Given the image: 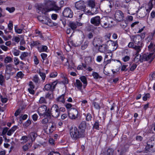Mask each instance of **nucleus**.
Segmentation results:
<instances>
[{
  "label": "nucleus",
  "instance_id": "2f4dec72",
  "mask_svg": "<svg viewBox=\"0 0 155 155\" xmlns=\"http://www.w3.org/2000/svg\"><path fill=\"white\" fill-rule=\"evenodd\" d=\"M85 63L88 65H90L92 62V58L91 57L88 56L86 57L84 59Z\"/></svg>",
  "mask_w": 155,
  "mask_h": 155
},
{
  "label": "nucleus",
  "instance_id": "f3484780",
  "mask_svg": "<svg viewBox=\"0 0 155 155\" xmlns=\"http://www.w3.org/2000/svg\"><path fill=\"white\" fill-rule=\"evenodd\" d=\"M143 46V45H140L138 46L135 45L134 47V49L136 51V54L137 55V56L135 58V59L138 56V55H139V53L140 51Z\"/></svg>",
  "mask_w": 155,
  "mask_h": 155
},
{
  "label": "nucleus",
  "instance_id": "0eeeda50",
  "mask_svg": "<svg viewBox=\"0 0 155 155\" xmlns=\"http://www.w3.org/2000/svg\"><path fill=\"white\" fill-rule=\"evenodd\" d=\"M131 39L134 43L138 45H143L141 38L139 35L132 36L131 37Z\"/></svg>",
  "mask_w": 155,
  "mask_h": 155
},
{
  "label": "nucleus",
  "instance_id": "ddd939ff",
  "mask_svg": "<svg viewBox=\"0 0 155 155\" xmlns=\"http://www.w3.org/2000/svg\"><path fill=\"white\" fill-rule=\"evenodd\" d=\"M47 110V107L46 105H43L40 107L38 110V112L40 116H43Z\"/></svg>",
  "mask_w": 155,
  "mask_h": 155
},
{
  "label": "nucleus",
  "instance_id": "473e14b6",
  "mask_svg": "<svg viewBox=\"0 0 155 155\" xmlns=\"http://www.w3.org/2000/svg\"><path fill=\"white\" fill-rule=\"evenodd\" d=\"M84 12L86 13V14L87 15H92L94 14H96L97 13H98V10H95V11L94 12H92L90 10H87V11H86V10H83Z\"/></svg>",
  "mask_w": 155,
  "mask_h": 155
},
{
  "label": "nucleus",
  "instance_id": "79ce46f5",
  "mask_svg": "<svg viewBox=\"0 0 155 155\" xmlns=\"http://www.w3.org/2000/svg\"><path fill=\"white\" fill-rule=\"evenodd\" d=\"M39 103L40 104H46L47 102L45 97H40L39 100Z\"/></svg>",
  "mask_w": 155,
  "mask_h": 155
},
{
  "label": "nucleus",
  "instance_id": "052dcab7",
  "mask_svg": "<svg viewBox=\"0 0 155 155\" xmlns=\"http://www.w3.org/2000/svg\"><path fill=\"white\" fill-rule=\"evenodd\" d=\"M14 61L15 62V64L16 65H18L20 61L18 58L17 57L14 58Z\"/></svg>",
  "mask_w": 155,
  "mask_h": 155
},
{
  "label": "nucleus",
  "instance_id": "338daca9",
  "mask_svg": "<svg viewBox=\"0 0 155 155\" xmlns=\"http://www.w3.org/2000/svg\"><path fill=\"white\" fill-rule=\"evenodd\" d=\"M38 116L37 114H35L32 116V118L33 120L34 121H36L38 119Z\"/></svg>",
  "mask_w": 155,
  "mask_h": 155
},
{
  "label": "nucleus",
  "instance_id": "de8ad7c7",
  "mask_svg": "<svg viewBox=\"0 0 155 155\" xmlns=\"http://www.w3.org/2000/svg\"><path fill=\"white\" fill-rule=\"evenodd\" d=\"M8 28L10 30H12L13 29V25L12 22L11 21H9V23L8 25Z\"/></svg>",
  "mask_w": 155,
  "mask_h": 155
},
{
  "label": "nucleus",
  "instance_id": "a211bd4d",
  "mask_svg": "<svg viewBox=\"0 0 155 155\" xmlns=\"http://www.w3.org/2000/svg\"><path fill=\"white\" fill-rule=\"evenodd\" d=\"M74 85L81 92H82V84L80 81L79 80H76V82L74 84Z\"/></svg>",
  "mask_w": 155,
  "mask_h": 155
},
{
  "label": "nucleus",
  "instance_id": "37998d69",
  "mask_svg": "<svg viewBox=\"0 0 155 155\" xmlns=\"http://www.w3.org/2000/svg\"><path fill=\"white\" fill-rule=\"evenodd\" d=\"M5 81V79L4 76L2 74H0V85H2L3 83Z\"/></svg>",
  "mask_w": 155,
  "mask_h": 155
},
{
  "label": "nucleus",
  "instance_id": "f704fd0d",
  "mask_svg": "<svg viewBox=\"0 0 155 155\" xmlns=\"http://www.w3.org/2000/svg\"><path fill=\"white\" fill-rule=\"evenodd\" d=\"M51 109H48L47 111H45L44 115H43L44 117L47 116V117H50L51 116Z\"/></svg>",
  "mask_w": 155,
  "mask_h": 155
},
{
  "label": "nucleus",
  "instance_id": "bf43d9fd",
  "mask_svg": "<svg viewBox=\"0 0 155 155\" xmlns=\"http://www.w3.org/2000/svg\"><path fill=\"white\" fill-rule=\"evenodd\" d=\"M12 40L13 41H15L16 42L18 43L20 40V39L19 37L17 36H15L13 38Z\"/></svg>",
  "mask_w": 155,
  "mask_h": 155
},
{
  "label": "nucleus",
  "instance_id": "6e6d98bb",
  "mask_svg": "<svg viewBox=\"0 0 155 155\" xmlns=\"http://www.w3.org/2000/svg\"><path fill=\"white\" fill-rule=\"evenodd\" d=\"M109 45L108 46V48L109 49H110V52L111 53V51H114L115 50H113V48L114 47L113 45L112 44H108ZM111 55H110V56H111L112 55V54L111 53Z\"/></svg>",
  "mask_w": 155,
  "mask_h": 155
},
{
  "label": "nucleus",
  "instance_id": "09e8293b",
  "mask_svg": "<svg viewBox=\"0 0 155 155\" xmlns=\"http://www.w3.org/2000/svg\"><path fill=\"white\" fill-rule=\"evenodd\" d=\"M40 44L39 42L38 41H33L31 42V45L32 46H37Z\"/></svg>",
  "mask_w": 155,
  "mask_h": 155
},
{
  "label": "nucleus",
  "instance_id": "8fccbe9b",
  "mask_svg": "<svg viewBox=\"0 0 155 155\" xmlns=\"http://www.w3.org/2000/svg\"><path fill=\"white\" fill-rule=\"evenodd\" d=\"M32 127L35 130H37L40 128V126L37 123H35L34 124Z\"/></svg>",
  "mask_w": 155,
  "mask_h": 155
},
{
  "label": "nucleus",
  "instance_id": "864d4df0",
  "mask_svg": "<svg viewBox=\"0 0 155 155\" xmlns=\"http://www.w3.org/2000/svg\"><path fill=\"white\" fill-rule=\"evenodd\" d=\"M93 104L94 105V106L95 108L97 109H99L100 108V106L98 104L95 102H93Z\"/></svg>",
  "mask_w": 155,
  "mask_h": 155
},
{
  "label": "nucleus",
  "instance_id": "680f3d73",
  "mask_svg": "<svg viewBox=\"0 0 155 155\" xmlns=\"http://www.w3.org/2000/svg\"><path fill=\"white\" fill-rule=\"evenodd\" d=\"M48 118H45L42 120L41 123L43 124H45L48 123Z\"/></svg>",
  "mask_w": 155,
  "mask_h": 155
},
{
  "label": "nucleus",
  "instance_id": "a18cd8bd",
  "mask_svg": "<svg viewBox=\"0 0 155 155\" xmlns=\"http://www.w3.org/2000/svg\"><path fill=\"white\" fill-rule=\"evenodd\" d=\"M30 136L32 140H34L36 136V134L34 132H31L30 134Z\"/></svg>",
  "mask_w": 155,
  "mask_h": 155
},
{
  "label": "nucleus",
  "instance_id": "1a4fd4ad",
  "mask_svg": "<svg viewBox=\"0 0 155 155\" xmlns=\"http://www.w3.org/2000/svg\"><path fill=\"white\" fill-rule=\"evenodd\" d=\"M71 112L69 113V116L71 119H75L78 117V111L76 109L71 108L70 110Z\"/></svg>",
  "mask_w": 155,
  "mask_h": 155
},
{
  "label": "nucleus",
  "instance_id": "774afa93",
  "mask_svg": "<svg viewBox=\"0 0 155 155\" xmlns=\"http://www.w3.org/2000/svg\"><path fill=\"white\" fill-rule=\"evenodd\" d=\"M49 155H60V154L58 152H54L52 151L49 153Z\"/></svg>",
  "mask_w": 155,
  "mask_h": 155
},
{
  "label": "nucleus",
  "instance_id": "5701e85b",
  "mask_svg": "<svg viewBox=\"0 0 155 155\" xmlns=\"http://www.w3.org/2000/svg\"><path fill=\"white\" fill-rule=\"evenodd\" d=\"M79 79L84 84L83 85V87L84 88H85L87 84V81L86 78L84 76H82L80 77Z\"/></svg>",
  "mask_w": 155,
  "mask_h": 155
},
{
  "label": "nucleus",
  "instance_id": "3c124183",
  "mask_svg": "<svg viewBox=\"0 0 155 155\" xmlns=\"http://www.w3.org/2000/svg\"><path fill=\"white\" fill-rule=\"evenodd\" d=\"M58 75V73L57 72H53L50 74V78H54L56 77Z\"/></svg>",
  "mask_w": 155,
  "mask_h": 155
},
{
  "label": "nucleus",
  "instance_id": "4c0bfd02",
  "mask_svg": "<svg viewBox=\"0 0 155 155\" xmlns=\"http://www.w3.org/2000/svg\"><path fill=\"white\" fill-rule=\"evenodd\" d=\"M88 43L89 42L87 41H85L84 43L81 45V49L83 50L85 49L88 46Z\"/></svg>",
  "mask_w": 155,
  "mask_h": 155
},
{
  "label": "nucleus",
  "instance_id": "20e7f679",
  "mask_svg": "<svg viewBox=\"0 0 155 155\" xmlns=\"http://www.w3.org/2000/svg\"><path fill=\"white\" fill-rule=\"evenodd\" d=\"M145 148L148 151L151 152H155V139L153 136L151 137L148 140Z\"/></svg>",
  "mask_w": 155,
  "mask_h": 155
},
{
  "label": "nucleus",
  "instance_id": "7c9ffc66",
  "mask_svg": "<svg viewBox=\"0 0 155 155\" xmlns=\"http://www.w3.org/2000/svg\"><path fill=\"white\" fill-rule=\"evenodd\" d=\"M13 59L10 56H7L6 57L4 60V62L6 64L10 63L12 62Z\"/></svg>",
  "mask_w": 155,
  "mask_h": 155
},
{
  "label": "nucleus",
  "instance_id": "f257e3e1",
  "mask_svg": "<svg viewBox=\"0 0 155 155\" xmlns=\"http://www.w3.org/2000/svg\"><path fill=\"white\" fill-rule=\"evenodd\" d=\"M86 126L85 121H82L79 125L78 129L75 127H72L70 130V134L72 138L76 140L80 138L84 137L85 135L84 132Z\"/></svg>",
  "mask_w": 155,
  "mask_h": 155
},
{
  "label": "nucleus",
  "instance_id": "bb28decb",
  "mask_svg": "<svg viewBox=\"0 0 155 155\" xmlns=\"http://www.w3.org/2000/svg\"><path fill=\"white\" fill-rule=\"evenodd\" d=\"M148 48L150 51L155 52V44L153 43L152 41L150 42V44L148 47Z\"/></svg>",
  "mask_w": 155,
  "mask_h": 155
},
{
  "label": "nucleus",
  "instance_id": "13d9d810",
  "mask_svg": "<svg viewBox=\"0 0 155 155\" xmlns=\"http://www.w3.org/2000/svg\"><path fill=\"white\" fill-rule=\"evenodd\" d=\"M150 94L149 93H147L144 95L143 97V100L144 101H146L147 98H150Z\"/></svg>",
  "mask_w": 155,
  "mask_h": 155
},
{
  "label": "nucleus",
  "instance_id": "4d7b16f0",
  "mask_svg": "<svg viewBox=\"0 0 155 155\" xmlns=\"http://www.w3.org/2000/svg\"><path fill=\"white\" fill-rule=\"evenodd\" d=\"M31 124V120L28 119L27 120L24 124L25 126L27 127H28Z\"/></svg>",
  "mask_w": 155,
  "mask_h": 155
},
{
  "label": "nucleus",
  "instance_id": "412c9836",
  "mask_svg": "<svg viewBox=\"0 0 155 155\" xmlns=\"http://www.w3.org/2000/svg\"><path fill=\"white\" fill-rule=\"evenodd\" d=\"M30 55V54L27 52H22L20 58L22 60H25V58Z\"/></svg>",
  "mask_w": 155,
  "mask_h": 155
},
{
  "label": "nucleus",
  "instance_id": "ea45409f",
  "mask_svg": "<svg viewBox=\"0 0 155 155\" xmlns=\"http://www.w3.org/2000/svg\"><path fill=\"white\" fill-rule=\"evenodd\" d=\"M38 74H39L40 76L41 77L42 80L44 81L46 78V75L45 74V73H43V72H41L40 71H39L38 72Z\"/></svg>",
  "mask_w": 155,
  "mask_h": 155
},
{
  "label": "nucleus",
  "instance_id": "dca6fc26",
  "mask_svg": "<svg viewBox=\"0 0 155 155\" xmlns=\"http://www.w3.org/2000/svg\"><path fill=\"white\" fill-rule=\"evenodd\" d=\"M101 40L99 38H95L93 41V44L95 47H97L101 43Z\"/></svg>",
  "mask_w": 155,
  "mask_h": 155
},
{
  "label": "nucleus",
  "instance_id": "c756f323",
  "mask_svg": "<svg viewBox=\"0 0 155 155\" xmlns=\"http://www.w3.org/2000/svg\"><path fill=\"white\" fill-rule=\"evenodd\" d=\"M37 48L40 52L46 51L48 49L47 47L45 45L42 46L41 47H38Z\"/></svg>",
  "mask_w": 155,
  "mask_h": 155
},
{
  "label": "nucleus",
  "instance_id": "9d476101",
  "mask_svg": "<svg viewBox=\"0 0 155 155\" xmlns=\"http://www.w3.org/2000/svg\"><path fill=\"white\" fill-rule=\"evenodd\" d=\"M57 84V82L55 81L53 82L51 84H46L45 86V89L47 91L49 90L53 91L55 89Z\"/></svg>",
  "mask_w": 155,
  "mask_h": 155
},
{
  "label": "nucleus",
  "instance_id": "c85d7f7f",
  "mask_svg": "<svg viewBox=\"0 0 155 155\" xmlns=\"http://www.w3.org/2000/svg\"><path fill=\"white\" fill-rule=\"evenodd\" d=\"M110 24L109 22L108 21L107 18H105L102 23L101 24V25L104 27L107 28L108 27V25Z\"/></svg>",
  "mask_w": 155,
  "mask_h": 155
},
{
  "label": "nucleus",
  "instance_id": "393cba45",
  "mask_svg": "<svg viewBox=\"0 0 155 155\" xmlns=\"http://www.w3.org/2000/svg\"><path fill=\"white\" fill-rule=\"evenodd\" d=\"M69 26L72 30H74L76 29L77 24L75 22L70 21L69 22Z\"/></svg>",
  "mask_w": 155,
  "mask_h": 155
},
{
  "label": "nucleus",
  "instance_id": "cd10ccee",
  "mask_svg": "<svg viewBox=\"0 0 155 155\" xmlns=\"http://www.w3.org/2000/svg\"><path fill=\"white\" fill-rule=\"evenodd\" d=\"M17 126H14L7 133V135L8 136H11L17 129Z\"/></svg>",
  "mask_w": 155,
  "mask_h": 155
},
{
  "label": "nucleus",
  "instance_id": "6ab92c4d",
  "mask_svg": "<svg viewBox=\"0 0 155 155\" xmlns=\"http://www.w3.org/2000/svg\"><path fill=\"white\" fill-rule=\"evenodd\" d=\"M88 6L90 7L91 9L94 8L95 6V2L94 0H89L87 2Z\"/></svg>",
  "mask_w": 155,
  "mask_h": 155
},
{
  "label": "nucleus",
  "instance_id": "0e129e2a",
  "mask_svg": "<svg viewBox=\"0 0 155 155\" xmlns=\"http://www.w3.org/2000/svg\"><path fill=\"white\" fill-rule=\"evenodd\" d=\"M0 47L2 49L5 51H7L8 49V48L7 47L3 45H1Z\"/></svg>",
  "mask_w": 155,
  "mask_h": 155
},
{
  "label": "nucleus",
  "instance_id": "49530a36",
  "mask_svg": "<svg viewBox=\"0 0 155 155\" xmlns=\"http://www.w3.org/2000/svg\"><path fill=\"white\" fill-rule=\"evenodd\" d=\"M92 116L91 114L90 113L87 114L86 116V120L87 121H90L91 120L92 118Z\"/></svg>",
  "mask_w": 155,
  "mask_h": 155
},
{
  "label": "nucleus",
  "instance_id": "b1692460",
  "mask_svg": "<svg viewBox=\"0 0 155 155\" xmlns=\"http://www.w3.org/2000/svg\"><path fill=\"white\" fill-rule=\"evenodd\" d=\"M108 44L113 45L114 47L113 49V50H116L118 46L117 41H114L111 40H110L107 41V44Z\"/></svg>",
  "mask_w": 155,
  "mask_h": 155
},
{
  "label": "nucleus",
  "instance_id": "c9c22d12",
  "mask_svg": "<svg viewBox=\"0 0 155 155\" xmlns=\"http://www.w3.org/2000/svg\"><path fill=\"white\" fill-rule=\"evenodd\" d=\"M51 10H37V12L41 15H46L47 13Z\"/></svg>",
  "mask_w": 155,
  "mask_h": 155
},
{
  "label": "nucleus",
  "instance_id": "423d86ee",
  "mask_svg": "<svg viewBox=\"0 0 155 155\" xmlns=\"http://www.w3.org/2000/svg\"><path fill=\"white\" fill-rule=\"evenodd\" d=\"M51 116L57 118L60 115V110H59V107L57 104H53L51 108Z\"/></svg>",
  "mask_w": 155,
  "mask_h": 155
},
{
  "label": "nucleus",
  "instance_id": "f03ea898",
  "mask_svg": "<svg viewBox=\"0 0 155 155\" xmlns=\"http://www.w3.org/2000/svg\"><path fill=\"white\" fill-rule=\"evenodd\" d=\"M45 8L46 10H60L62 7L58 6L56 4V2L54 1L48 0L45 1L44 3Z\"/></svg>",
  "mask_w": 155,
  "mask_h": 155
},
{
  "label": "nucleus",
  "instance_id": "e433bc0d",
  "mask_svg": "<svg viewBox=\"0 0 155 155\" xmlns=\"http://www.w3.org/2000/svg\"><path fill=\"white\" fill-rule=\"evenodd\" d=\"M33 81L36 84H38L39 82V78L38 75H36L33 77Z\"/></svg>",
  "mask_w": 155,
  "mask_h": 155
},
{
  "label": "nucleus",
  "instance_id": "603ef678",
  "mask_svg": "<svg viewBox=\"0 0 155 155\" xmlns=\"http://www.w3.org/2000/svg\"><path fill=\"white\" fill-rule=\"evenodd\" d=\"M24 74H23L22 72L19 71L16 74V76L18 78H21L24 76Z\"/></svg>",
  "mask_w": 155,
  "mask_h": 155
},
{
  "label": "nucleus",
  "instance_id": "69168bd1",
  "mask_svg": "<svg viewBox=\"0 0 155 155\" xmlns=\"http://www.w3.org/2000/svg\"><path fill=\"white\" fill-rule=\"evenodd\" d=\"M127 151V149H126L122 150L120 152V155H125L126 152Z\"/></svg>",
  "mask_w": 155,
  "mask_h": 155
},
{
  "label": "nucleus",
  "instance_id": "c03bdc74",
  "mask_svg": "<svg viewBox=\"0 0 155 155\" xmlns=\"http://www.w3.org/2000/svg\"><path fill=\"white\" fill-rule=\"evenodd\" d=\"M92 75L94 77V78L96 79H97L98 78H101V77H100L99 74L96 72H93L92 73Z\"/></svg>",
  "mask_w": 155,
  "mask_h": 155
},
{
  "label": "nucleus",
  "instance_id": "4468645a",
  "mask_svg": "<svg viewBox=\"0 0 155 155\" xmlns=\"http://www.w3.org/2000/svg\"><path fill=\"white\" fill-rule=\"evenodd\" d=\"M62 14L63 15L67 18H72L73 13L72 10H64Z\"/></svg>",
  "mask_w": 155,
  "mask_h": 155
},
{
  "label": "nucleus",
  "instance_id": "e2e57ef3",
  "mask_svg": "<svg viewBox=\"0 0 155 155\" xmlns=\"http://www.w3.org/2000/svg\"><path fill=\"white\" fill-rule=\"evenodd\" d=\"M53 95L49 93L47 94L45 96L46 98H48L49 99H51Z\"/></svg>",
  "mask_w": 155,
  "mask_h": 155
},
{
  "label": "nucleus",
  "instance_id": "6e6552de",
  "mask_svg": "<svg viewBox=\"0 0 155 155\" xmlns=\"http://www.w3.org/2000/svg\"><path fill=\"white\" fill-rule=\"evenodd\" d=\"M114 16L115 19L118 21H123L124 17V13L121 10H116Z\"/></svg>",
  "mask_w": 155,
  "mask_h": 155
},
{
  "label": "nucleus",
  "instance_id": "4be33fe9",
  "mask_svg": "<svg viewBox=\"0 0 155 155\" xmlns=\"http://www.w3.org/2000/svg\"><path fill=\"white\" fill-rule=\"evenodd\" d=\"M56 127V126L55 123L53 122H52L51 125L49 129V131L48 134H51L55 130Z\"/></svg>",
  "mask_w": 155,
  "mask_h": 155
},
{
  "label": "nucleus",
  "instance_id": "a878e982",
  "mask_svg": "<svg viewBox=\"0 0 155 155\" xmlns=\"http://www.w3.org/2000/svg\"><path fill=\"white\" fill-rule=\"evenodd\" d=\"M6 68V71H9L10 73L11 71H13L15 69V68L13 67V65L11 64H7L5 65Z\"/></svg>",
  "mask_w": 155,
  "mask_h": 155
},
{
  "label": "nucleus",
  "instance_id": "9b49d317",
  "mask_svg": "<svg viewBox=\"0 0 155 155\" xmlns=\"http://www.w3.org/2000/svg\"><path fill=\"white\" fill-rule=\"evenodd\" d=\"M91 23L95 26H98L101 24V18L99 16H97L91 19Z\"/></svg>",
  "mask_w": 155,
  "mask_h": 155
},
{
  "label": "nucleus",
  "instance_id": "2eb2a0df",
  "mask_svg": "<svg viewBox=\"0 0 155 155\" xmlns=\"http://www.w3.org/2000/svg\"><path fill=\"white\" fill-rule=\"evenodd\" d=\"M107 45L103 44L99 46V50L101 52H106L107 51Z\"/></svg>",
  "mask_w": 155,
  "mask_h": 155
},
{
  "label": "nucleus",
  "instance_id": "5fc2aeb1",
  "mask_svg": "<svg viewBox=\"0 0 155 155\" xmlns=\"http://www.w3.org/2000/svg\"><path fill=\"white\" fill-rule=\"evenodd\" d=\"M41 56L42 59H43V62H44V61L46 59L47 55L46 54L42 53L41 54Z\"/></svg>",
  "mask_w": 155,
  "mask_h": 155
},
{
  "label": "nucleus",
  "instance_id": "7ed1b4c3",
  "mask_svg": "<svg viewBox=\"0 0 155 155\" xmlns=\"http://www.w3.org/2000/svg\"><path fill=\"white\" fill-rule=\"evenodd\" d=\"M38 19L43 24L47 25L49 26L54 27L57 26V24L52 21L48 17L45 15H38Z\"/></svg>",
  "mask_w": 155,
  "mask_h": 155
},
{
  "label": "nucleus",
  "instance_id": "58836bf2",
  "mask_svg": "<svg viewBox=\"0 0 155 155\" xmlns=\"http://www.w3.org/2000/svg\"><path fill=\"white\" fill-rule=\"evenodd\" d=\"M137 66V65L135 64H133L132 65H130L129 67L130 68V70L133 71L136 68Z\"/></svg>",
  "mask_w": 155,
  "mask_h": 155
},
{
  "label": "nucleus",
  "instance_id": "72a5a7b5",
  "mask_svg": "<svg viewBox=\"0 0 155 155\" xmlns=\"http://www.w3.org/2000/svg\"><path fill=\"white\" fill-rule=\"evenodd\" d=\"M35 7L38 10H40L41 9H44L45 6L41 4H36L35 5Z\"/></svg>",
  "mask_w": 155,
  "mask_h": 155
},
{
  "label": "nucleus",
  "instance_id": "aec40b11",
  "mask_svg": "<svg viewBox=\"0 0 155 155\" xmlns=\"http://www.w3.org/2000/svg\"><path fill=\"white\" fill-rule=\"evenodd\" d=\"M65 94H63L57 98L56 100L58 102L64 104L65 103Z\"/></svg>",
  "mask_w": 155,
  "mask_h": 155
},
{
  "label": "nucleus",
  "instance_id": "f8f14e48",
  "mask_svg": "<svg viewBox=\"0 0 155 155\" xmlns=\"http://www.w3.org/2000/svg\"><path fill=\"white\" fill-rule=\"evenodd\" d=\"M75 5L76 8L78 10H85L86 8L85 3L83 1H79L76 2Z\"/></svg>",
  "mask_w": 155,
  "mask_h": 155
},
{
  "label": "nucleus",
  "instance_id": "a19ab883",
  "mask_svg": "<svg viewBox=\"0 0 155 155\" xmlns=\"http://www.w3.org/2000/svg\"><path fill=\"white\" fill-rule=\"evenodd\" d=\"M99 122L98 121L96 120L94 124V125H93V128L94 129H97V130H99Z\"/></svg>",
  "mask_w": 155,
  "mask_h": 155
},
{
  "label": "nucleus",
  "instance_id": "39448f33",
  "mask_svg": "<svg viewBox=\"0 0 155 155\" xmlns=\"http://www.w3.org/2000/svg\"><path fill=\"white\" fill-rule=\"evenodd\" d=\"M153 58V54H144L140 56L139 60L142 62L143 61H148L149 60L151 61Z\"/></svg>",
  "mask_w": 155,
  "mask_h": 155
}]
</instances>
